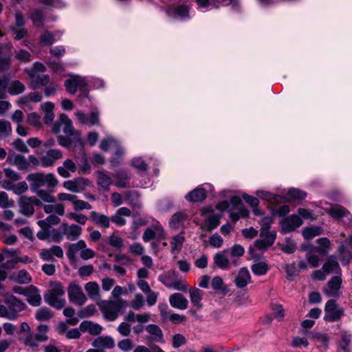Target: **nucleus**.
<instances>
[{
  "mask_svg": "<svg viewBox=\"0 0 352 352\" xmlns=\"http://www.w3.org/2000/svg\"><path fill=\"white\" fill-rule=\"evenodd\" d=\"M272 219L270 217L265 218L262 220L261 228L260 229V237L254 242V247L261 251L266 250L272 246L276 239V232L270 231V225Z\"/></svg>",
  "mask_w": 352,
  "mask_h": 352,
  "instance_id": "nucleus-1",
  "label": "nucleus"
},
{
  "mask_svg": "<svg viewBox=\"0 0 352 352\" xmlns=\"http://www.w3.org/2000/svg\"><path fill=\"white\" fill-rule=\"evenodd\" d=\"M26 179L30 182L32 192L41 190L42 187L54 188L58 184L57 178L52 173H31L27 176Z\"/></svg>",
  "mask_w": 352,
  "mask_h": 352,
  "instance_id": "nucleus-2",
  "label": "nucleus"
},
{
  "mask_svg": "<svg viewBox=\"0 0 352 352\" xmlns=\"http://www.w3.org/2000/svg\"><path fill=\"white\" fill-rule=\"evenodd\" d=\"M65 289L61 283L51 282L50 289L45 294L44 299L49 305L57 309H62L66 304Z\"/></svg>",
  "mask_w": 352,
  "mask_h": 352,
  "instance_id": "nucleus-3",
  "label": "nucleus"
},
{
  "mask_svg": "<svg viewBox=\"0 0 352 352\" xmlns=\"http://www.w3.org/2000/svg\"><path fill=\"white\" fill-rule=\"evenodd\" d=\"M61 128L65 134L72 137L74 141H76L82 147L83 142L80 132L74 129L72 120L65 114H61L59 116L53 125L52 131L54 133H58L60 131Z\"/></svg>",
  "mask_w": 352,
  "mask_h": 352,
  "instance_id": "nucleus-4",
  "label": "nucleus"
},
{
  "mask_svg": "<svg viewBox=\"0 0 352 352\" xmlns=\"http://www.w3.org/2000/svg\"><path fill=\"white\" fill-rule=\"evenodd\" d=\"M99 305L104 318L109 321H114L117 319L120 309L126 305V302L118 299L113 301H104Z\"/></svg>",
  "mask_w": 352,
  "mask_h": 352,
  "instance_id": "nucleus-5",
  "label": "nucleus"
},
{
  "mask_svg": "<svg viewBox=\"0 0 352 352\" xmlns=\"http://www.w3.org/2000/svg\"><path fill=\"white\" fill-rule=\"evenodd\" d=\"M88 82L89 80L85 77L71 75L65 81L64 85L67 91L70 94H75L77 90H79L87 96Z\"/></svg>",
  "mask_w": 352,
  "mask_h": 352,
  "instance_id": "nucleus-6",
  "label": "nucleus"
},
{
  "mask_svg": "<svg viewBox=\"0 0 352 352\" xmlns=\"http://www.w3.org/2000/svg\"><path fill=\"white\" fill-rule=\"evenodd\" d=\"M344 309L340 307L335 300H329L324 307V320L327 322H336L344 315Z\"/></svg>",
  "mask_w": 352,
  "mask_h": 352,
  "instance_id": "nucleus-7",
  "label": "nucleus"
},
{
  "mask_svg": "<svg viewBox=\"0 0 352 352\" xmlns=\"http://www.w3.org/2000/svg\"><path fill=\"white\" fill-rule=\"evenodd\" d=\"M41 201L36 197H21L19 200L20 212L27 216H32L34 213V206H41Z\"/></svg>",
  "mask_w": 352,
  "mask_h": 352,
  "instance_id": "nucleus-8",
  "label": "nucleus"
},
{
  "mask_svg": "<svg viewBox=\"0 0 352 352\" xmlns=\"http://www.w3.org/2000/svg\"><path fill=\"white\" fill-rule=\"evenodd\" d=\"M67 292L69 301L74 305L81 306L84 305L87 300L81 287L76 283L69 284Z\"/></svg>",
  "mask_w": 352,
  "mask_h": 352,
  "instance_id": "nucleus-9",
  "label": "nucleus"
},
{
  "mask_svg": "<svg viewBox=\"0 0 352 352\" xmlns=\"http://www.w3.org/2000/svg\"><path fill=\"white\" fill-rule=\"evenodd\" d=\"M89 184L88 179L78 177L64 182L63 187L72 192L78 193L85 190Z\"/></svg>",
  "mask_w": 352,
  "mask_h": 352,
  "instance_id": "nucleus-10",
  "label": "nucleus"
},
{
  "mask_svg": "<svg viewBox=\"0 0 352 352\" xmlns=\"http://www.w3.org/2000/svg\"><path fill=\"white\" fill-rule=\"evenodd\" d=\"M342 278L338 276H333L328 282L327 286L323 292L328 297L339 296V290L341 287Z\"/></svg>",
  "mask_w": 352,
  "mask_h": 352,
  "instance_id": "nucleus-11",
  "label": "nucleus"
},
{
  "mask_svg": "<svg viewBox=\"0 0 352 352\" xmlns=\"http://www.w3.org/2000/svg\"><path fill=\"white\" fill-rule=\"evenodd\" d=\"M76 116L78 122L83 124L95 125L99 122V113L96 110L91 111L89 114L78 111L76 113Z\"/></svg>",
  "mask_w": 352,
  "mask_h": 352,
  "instance_id": "nucleus-12",
  "label": "nucleus"
},
{
  "mask_svg": "<svg viewBox=\"0 0 352 352\" xmlns=\"http://www.w3.org/2000/svg\"><path fill=\"white\" fill-rule=\"evenodd\" d=\"M4 302L8 307L9 310L14 314L15 320L17 318L18 313L24 310L26 307L25 303L12 295L6 296Z\"/></svg>",
  "mask_w": 352,
  "mask_h": 352,
  "instance_id": "nucleus-13",
  "label": "nucleus"
},
{
  "mask_svg": "<svg viewBox=\"0 0 352 352\" xmlns=\"http://www.w3.org/2000/svg\"><path fill=\"white\" fill-rule=\"evenodd\" d=\"M302 224V221L298 215H291L285 219L281 223V230L283 232H292Z\"/></svg>",
  "mask_w": 352,
  "mask_h": 352,
  "instance_id": "nucleus-14",
  "label": "nucleus"
},
{
  "mask_svg": "<svg viewBox=\"0 0 352 352\" xmlns=\"http://www.w3.org/2000/svg\"><path fill=\"white\" fill-rule=\"evenodd\" d=\"M7 162L13 166L17 167L20 170H27L30 167V163L28 160L21 155L12 153L7 157Z\"/></svg>",
  "mask_w": 352,
  "mask_h": 352,
  "instance_id": "nucleus-15",
  "label": "nucleus"
},
{
  "mask_svg": "<svg viewBox=\"0 0 352 352\" xmlns=\"http://www.w3.org/2000/svg\"><path fill=\"white\" fill-rule=\"evenodd\" d=\"M62 157L63 154L60 150L50 149L41 158V163L44 167L52 166L55 162Z\"/></svg>",
  "mask_w": 352,
  "mask_h": 352,
  "instance_id": "nucleus-16",
  "label": "nucleus"
},
{
  "mask_svg": "<svg viewBox=\"0 0 352 352\" xmlns=\"http://www.w3.org/2000/svg\"><path fill=\"white\" fill-rule=\"evenodd\" d=\"M89 219L94 225L102 229H107L110 227L111 219L105 214L92 211L90 213Z\"/></svg>",
  "mask_w": 352,
  "mask_h": 352,
  "instance_id": "nucleus-17",
  "label": "nucleus"
},
{
  "mask_svg": "<svg viewBox=\"0 0 352 352\" xmlns=\"http://www.w3.org/2000/svg\"><path fill=\"white\" fill-rule=\"evenodd\" d=\"M63 234L66 236L68 240L75 241L82 234V228L76 224H72L70 226L64 223L62 226Z\"/></svg>",
  "mask_w": 352,
  "mask_h": 352,
  "instance_id": "nucleus-18",
  "label": "nucleus"
},
{
  "mask_svg": "<svg viewBox=\"0 0 352 352\" xmlns=\"http://www.w3.org/2000/svg\"><path fill=\"white\" fill-rule=\"evenodd\" d=\"M54 256L58 258L63 256V250L60 246L54 245L50 248L43 249L40 252V257L43 261H52Z\"/></svg>",
  "mask_w": 352,
  "mask_h": 352,
  "instance_id": "nucleus-19",
  "label": "nucleus"
},
{
  "mask_svg": "<svg viewBox=\"0 0 352 352\" xmlns=\"http://www.w3.org/2000/svg\"><path fill=\"white\" fill-rule=\"evenodd\" d=\"M87 244L84 240H79L76 243H68L67 256L71 261H75L78 252H81L82 250L86 248Z\"/></svg>",
  "mask_w": 352,
  "mask_h": 352,
  "instance_id": "nucleus-20",
  "label": "nucleus"
},
{
  "mask_svg": "<svg viewBox=\"0 0 352 352\" xmlns=\"http://www.w3.org/2000/svg\"><path fill=\"white\" fill-rule=\"evenodd\" d=\"M92 346L100 350L110 349L114 347V340L110 336H99L92 342Z\"/></svg>",
  "mask_w": 352,
  "mask_h": 352,
  "instance_id": "nucleus-21",
  "label": "nucleus"
},
{
  "mask_svg": "<svg viewBox=\"0 0 352 352\" xmlns=\"http://www.w3.org/2000/svg\"><path fill=\"white\" fill-rule=\"evenodd\" d=\"M131 211L126 207L120 208L110 218L111 221L118 226H123L126 223L124 217H130Z\"/></svg>",
  "mask_w": 352,
  "mask_h": 352,
  "instance_id": "nucleus-22",
  "label": "nucleus"
},
{
  "mask_svg": "<svg viewBox=\"0 0 352 352\" xmlns=\"http://www.w3.org/2000/svg\"><path fill=\"white\" fill-rule=\"evenodd\" d=\"M251 280L252 278L248 270L246 267H242L239 270L235 278L234 283L237 287L244 288L251 283Z\"/></svg>",
  "mask_w": 352,
  "mask_h": 352,
  "instance_id": "nucleus-23",
  "label": "nucleus"
},
{
  "mask_svg": "<svg viewBox=\"0 0 352 352\" xmlns=\"http://www.w3.org/2000/svg\"><path fill=\"white\" fill-rule=\"evenodd\" d=\"M169 302L171 307L182 310L186 309L188 305L186 298L180 293H175L170 295Z\"/></svg>",
  "mask_w": 352,
  "mask_h": 352,
  "instance_id": "nucleus-24",
  "label": "nucleus"
},
{
  "mask_svg": "<svg viewBox=\"0 0 352 352\" xmlns=\"http://www.w3.org/2000/svg\"><path fill=\"white\" fill-rule=\"evenodd\" d=\"M330 215L335 219L344 218L346 223H350L352 220V216L350 212L346 210L344 207L336 206L332 207L329 210Z\"/></svg>",
  "mask_w": 352,
  "mask_h": 352,
  "instance_id": "nucleus-25",
  "label": "nucleus"
},
{
  "mask_svg": "<svg viewBox=\"0 0 352 352\" xmlns=\"http://www.w3.org/2000/svg\"><path fill=\"white\" fill-rule=\"evenodd\" d=\"M97 184L104 190H109L110 186L113 184L112 177L109 172L99 170L96 173Z\"/></svg>",
  "mask_w": 352,
  "mask_h": 352,
  "instance_id": "nucleus-26",
  "label": "nucleus"
},
{
  "mask_svg": "<svg viewBox=\"0 0 352 352\" xmlns=\"http://www.w3.org/2000/svg\"><path fill=\"white\" fill-rule=\"evenodd\" d=\"M27 73L32 80V84L34 88L37 86H46L50 83V76L46 74H36L34 71H27Z\"/></svg>",
  "mask_w": 352,
  "mask_h": 352,
  "instance_id": "nucleus-27",
  "label": "nucleus"
},
{
  "mask_svg": "<svg viewBox=\"0 0 352 352\" xmlns=\"http://www.w3.org/2000/svg\"><path fill=\"white\" fill-rule=\"evenodd\" d=\"M79 329L80 331H87L89 334L93 336L99 335L102 330V327L100 324L89 320L82 322L79 326Z\"/></svg>",
  "mask_w": 352,
  "mask_h": 352,
  "instance_id": "nucleus-28",
  "label": "nucleus"
},
{
  "mask_svg": "<svg viewBox=\"0 0 352 352\" xmlns=\"http://www.w3.org/2000/svg\"><path fill=\"white\" fill-rule=\"evenodd\" d=\"M77 166L72 160L67 159L64 161L63 166L58 167L57 172L64 178L70 177V173H75Z\"/></svg>",
  "mask_w": 352,
  "mask_h": 352,
  "instance_id": "nucleus-29",
  "label": "nucleus"
},
{
  "mask_svg": "<svg viewBox=\"0 0 352 352\" xmlns=\"http://www.w3.org/2000/svg\"><path fill=\"white\" fill-rule=\"evenodd\" d=\"M207 8H219L220 6H231L232 9L239 10V0H208Z\"/></svg>",
  "mask_w": 352,
  "mask_h": 352,
  "instance_id": "nucleus-30",
  "label": "nucleus"
},
{
  "mask_svg": "<svg viewBox=\"0 0 352 352\" xmlns=\"http://www.w3.org/2000/svg\"><path fill=\"white\" fill-rule=\"evenodd\" d=\"M25 296L27 298V301L32 306H39L41 302V296L37 288L30 286L26 289Z\"/></svg>",
  "mask_w": 352,
  "mask_h": 352,
  "instance_id": "nucleus-31",
  "label": "nucleus"
},
{
  "mask_svg": "<svg viewBox=\"0 0 352 352\" xmlns=\"http://www.w3.org/2000/svg\"><path fill=\"white\" fill-rule=\"evenodd\" d=\"M29 17L32 20L34 26L43 28L45 21V16L42 10L38 9H32L29 12Z\"/></svg>",
  "mask_w": 352,
  "mask_h": 352,
  "instance_id": "nucleus-32",
  "label": "nucleus"
},
{
  "mask_svg": "<svg viewBox=\"0 0 352 352\" xmlns=\"http://www.w3.org/2000/svg\"><path fill=\"white\" fill-rule=\"evenodd\" d=\"M62 35L59 31L51 32L49 31L44 32L40 36V41L44 45H50L56 41L58 40Z\"/></svg>",
  "mask_w": 352,
  "mask_h": 352,
  "instance_id": "nucleus-33",
  "label": "nucleus"
},
{
  "mask_svg": "<svg viewBox=\"0 0 352 352\" xmlns=\"http://www.w3.org/2000/svg\"><path fill=\"white\" fill-rule=\"evenodd\" d=\"M206 190L203 188H197L188 192L185 198L191 202H199L204 200L206 197Z\"/></svg>",
  "mask_w": 352,
  "mask_h": 352,
  "instance_id": "nucleus-34",
  "label": "nucleus"
},
{
  "mask_svg": "<svg viewBox=\"0 0 352 352\" xmlns=\"http://www.w3.org/2000/svg\"><path fill=\"white\" fill-rule=\"evenodd\" d=\"M163 229L160 223L157 221L153 225V228H147L142 235V239L144 242H148L153 239L157 234H161Z\"/></svg>",
  "mask_w": 352,
  "mask_h": 352,
  "instance_id": "nucleus-35",
  "label": "nucleus"
},
{
  "mask_svg": "<svg viewBox=\"0 0 352 352\" xmlns=\"http://www.w3.org/2000/svg\"><path fill=\"white\" fill-rule=\"evenodd\" d=\"M113 177L116 179L114 184L116 186L121 188L127 187V182L129 179V173L126 170H118L116 172Z\"/></svg>",
  "mask_w": 352,
  "mask_h": 352,
  "instance_id": "nucleus-36",
  "label": "nucleus"
},
{
  "mask_svg": "<svg viewBox=\"0 0 352 352\" xmlns=\"http://www.w3.org/2000/svg\"><path fill=\"white\" fill-rule=\"evenodd\" d=\"M85 289L90 299L97 300L100 298V287L96 282L87 283L85 285Z\"/></svg>",
  "mask_w": 352,
  "mask_h": 352,
  "instance_id": "nucleus-37",
  "label": "nucleus"
},
{
  "mask_svg": "<svg viewBox=\"0 0 352 352\" xmlns=\"http://www.w3.org/2000/svg\"><path fill=\"white\" fill-rule=\"evenodd\" d=\"M146 331L150 334L151 339L155 342H163V332L156 324H148L146 327Z\"/></svg>",
  "mask_w": 352,
  "mask_h": 352,
  "instance_id": "nucleus-38",
  "label": "nucleus"
},
{
  "mask_svg": "<svg viewBox=\"0 0 352 352\" xmlns=\"http://www.w3.org/2000/svg\"><path fill=\"white\" fill-rule=\"evenodd\" d=\"M41 108L45 111L43 118L45 123L47 124L52 123L54 119V104L52 102H46L41 105Z\"/></svg>",
  "mask_w": 352,
  "mask_h": 352,
  "instance_id": "nucleus-39",
  "label": "nucleus"
},
{
  "mask_svg": "<svg viewBox=\"0 0 352 352\" xmlns=\"http://www.w3.org/2000/svg\"><path fill=\"white\" fill-rule=\"evenodd\" d=\"M228 252L229 250H226L217 253L214 256V263L221 269L225 270L229 267L230 261L225 254L226 252Z\"/></svg>",
  "mask_w": 352,
  "mask_h": 352,
  "instance_id": "nucleus-40",
  "label": "nucleus"
},
{
  "mask_svg": "<svg viewBox=\"0 0 352 352\" xmlns=\"http://www.w3.org/2000/svg\"><path fill=\"white\" fill-rule=\"evenodd\" d=\"M190 301L194 306L200 309L202 307L203 292L198 288H190L189 290Z\"/></svg>",
  "mask_w": 352,
  "mask_h": 352,
  "instance_id": "nucleus-41",
  "label": "nucleus"
},
{
  "mask_svg": "<svg viewBox=\"0 0 352 352\" xmlns=\"http://www.w3.org/2000/svg\"><path fill=\"white\" fill-rule=\"evenodd\" d=\"M322 270L327 274L340 271L337 258L333 256H331L323 265Z\"/></svg>",
  "mask_w": 352,
  "mask_h": 352,
  "instance_id": "nucleus-42",
  "label": "nucleus"
},
{
  "mask_svg": "<svg viewBox=\"0 0 352 352\" xmlns=\"http://www.w3.org/2000/svg\"><path fill=\"white\" fill-rule=\"evenodd\" d=\"M184 240L185 238L183 233H179V234L173 236L170 242L171 246V252H179L182 248Z\"/></svg>",
  "mask_w": 352,
  "mask_h": 352,
  "instance_id": "nucleus-43",
  "label": "nucleus"
},
{
  "mask_svg": "<svg viewBox=\"0 0 352 352\" xmlns=\"http://www.w3.org/2000/svg\"><path fill=\"white\" fill-rule=\"evenodd\" d=\"M322 228L320 226H309L302 230V236L305 239L309 240L322 233Z\"/></svg>",
  "mask_w": 352,
  "mask_h": 352,
  "instance_id": "nucleus-44",
  "label": "nucleus"
},
{
  "mask_svg": "<svg viewBox=\"0 0 352 352\" xmlns=\"http://www.w3.org/2000/svg\"><path fill=\"white\" fill-rule=\"evenodd\" d=\"M270 270L267 263L265 261L256 262L251 266V270L256 276H263Z\"/></svg>",
  "mask_w": 352,
  "mask_h": 352,
  "instance_id": "nucleus-45",
  "label": "nucleus"
},
{
  "mask_svg": "<svg viewBox=\"0 0 352 352\" xmlns=\"http://www.w3.org/2000/svg\"><path fill=\"white\" fill-rule=\"evenodd\" d=\"M25 85L19 80L12 81L9 86L8 85V91L10 95H18L25 91Z\"/></svg>",
  "mask_w": 352,
  "mask_h": 352,
  "instance_id": "nucleus-46",
  "label": "nucleus"
},
{
  "mask_svg": "<svg viewBox=\"0 0 352 352\" xmlns=\"http://www.w3.org/2000/svg\"><path fill=\"white\" fill-rule=\"evenodd\" d=\"M220 223L219 217L217 215H212L208 217L204 223L201 228L211 231L215 229Z\"/></svg>",
  "mask_w": 352,
  "mask_h": 352,
  "instance_id": "nucleus-47",
  "label": "nucleus"
},
{
  "mask_svg": "<svg viewBox=\"0 0 352 352\" xmlns=\"http://www.w3.org/2000/svg\"><path fill=\"white\" fill-rule=\"evenodd\" d=\"M171 11L174 12L176 16L179 17L182 19L188 17L189 8L187 6H178L173 9H169L168 12L170 13Z\"/></svg>",
  "mask_w": 352,
  "mask_h": 352,
  "instance_id": "nucleus-48",
  "label": "nucleus"
},
{
  "mask_svg": "<svg viewBox=\"0 0 352 352\" xmlns=\"http://www.w3.org/2000/svg\"><path fill=\"white\" fill-rule=\"evenodd\" d=\"M287 201L300 200L307 197V193L296 188H290L287 192Z\"/></svg>",
  "mask_w": 352,
  "mask_h": 352,
  "instance_id": "nucleus-49",
  "label": "nucleus"
},
{
  "mask_svg": "<svg viewBox=\"0 0 352 352\" xmlns=\"http://www.w3.org/2000/svg\"><path fill=\"white\" fill-rule=\"evenodd\" d=\"M52 312L47 307H42L38 309L35 315V318L39 321H45L50 320L52 317Z\"/></svg>",
  "mask_w": 352,
  "mask_h": 352,
  "instance_id": "nucleus-50",
  "label": "nucleus"
},
{
  "mask_svg": "<svg viewBox=\"0 0 352 352\" xmlns=\"http://www.w3.org/2000/svg\"><path fill=\"white\" fill-rule=\"evenodd\" d=\"M76 162L84 173L89 172L90 166L87 161V157L83 152L80 153L79 156H76Z\"/></svg>",
  "mask_w": 352,
  "mask_h": 352,
  "instance_id": "nucleus-51",
  "label": "nucleus"
},
{
  "mask_svg": "<svg viewBox=\"0 0 352 352\" xmlns=\"http://www.w3.org/2000/svg\"><path fill=\"white\" fill-rule=\"evenodd\" d=\"M38 333L34 334V336L38 339L40 342H45L48 340V336L47 335L49 328L48 326L45 324H41L37 327Z\"/></svg>",
  "mask_w": 352,
  "mask_h": 352,
  "instance_id": "nucleus-52",
  "label": "nucleus"
},
{
  "mask_svg": "<svg viewBox=\"0 0 352 352\" xmlns=\"http://www.w3.org/2000/svg\"><path fill=\"white\" fill-rule=\"evenodd\" d=\"M12 133L10 123L5 120L0 119V138H5Z\"/></svg>",
  "mask_w": 352,
  "mask_h": 352,
  "instance_id": "nucleus-53",
  "label": "nucleus"
},
{
  "mask_svg": "<svg viewBox=\"0 0 352 352\" xmlns=\"http://www.w3.org/2000/svg\"><path fill=\"white\" fill-rule=\"evenodd\" d=\"M187 218L186 214L183 212H177L173 215L172 218L169 221L170 226L173 228H177L180 223L186 220Z\"/></svg>",
  "mask_w": 352,
  "mask_h": 352,
  "instance_id": "nucleus-54",
  "label": "nucleus"
},
{
  "mask_svg": "<svg viewBox=\"0 0 352 352\" xmlns=\"http://www.w3.org/2000/svg\"><path fill=\"white\" fill-rule=\"evenodd\" d=\"M96 311V308L94 305H89L85 308L80 310L77 315L80 318H89L94 315Z\"/></svg>",
  "mask_w": 352,
  "mask_h": 352,
  "instance_id": "nucleus-55",
  "label": "nucleus"
},
{
  "mask_svg": "<svg viewBox=\"0 0 352 352\" xmlns=\"http://www.w3.org/2000/svg\"><path fill=\"white\" fill-rule=\"evenodd\" d=\"M249 214V211L243 207L238 208V212L230 211V217L233 222L237 221L241 218L247 217Z\"/></svg>",
  "mask_w": 352,
  "mask_h": 352,
  "instance_id": "nucleus-56",
  "label": "nucleus"
},
{
  "mask_svg": "<svg viewBox=\"0 0 352 352\" xmlns=\"http://www.w3.org/2000/svg\"><path fill=\"white\" fill-rule=\"evenodd\" d=\"M60 218L56 214H50L45 219L38 221V225L41 226H45L47 227H51L54 225H57L60 223Z\"/></svg>",
  "mask_w": 352,
  "mask_h": 352,
  "instance_id": "nucleus-57",
  "label": "nucleus"
},
{
  "mask_svg": "<svg viewBox=\"0 0 352 352\" xmlns=\"http://www.w3.org/2000/svg\"><path fill=\"white\" fill-rule=\"evenodd\" d=\"M24 344L30 347L31 349H36L40 344V341L34 336L33 333H29L27 337L24 339Z\"/></svg>",
  "mask_w": 352,
  "mask_h": 352,
  "instance_id": "nucleus-58",
  "label": "nucleus"
},
{
  "mask_svg": "<svg viewBox=\"0 0 352 352\" xmlns=\"http://www.w3.org/2000/svg\"><path fill=\"white\" fill-rule=\"evenodd\" d=\"M133 340L129 338L123 339L118 342V347L123 352H129L133 348Z\"/></svg>",
  "mask_w": 352,
  "mask_h": 352,
  "instance_id": "nucleus-59",
  "label": "nucleus"
},
{
  "mask_svg": "<svg viewBox=\"0 0 352 352\" xmlns=\"http://www.w3.org/2000/svg\"><path fill=\"white\" fill-rule=\"evenodd\" d=\"M33 192L36 193L40 199H41L43 201L47 203H54L55 202V199L53 195L50 194L48 190H38L34 191Z\"/></svg>",
  "mask_w": 352,
  "mask_h": 352,
  "instance_id": "nucleus-60",
  "label": "nucleus"
},
{
  "mask_svg": "<svg viewBox=\"0 0 352 352\" xmlns=\"http://www.w3.org/2000/svg\"><path fill=\"white\" fill-rule=\"evenodd\" d=\"M133 352H164L159 346L153 344L150 348L144 345H138Z\"/></svg>",
  "mask_w": 352,
  "mask_h": 352,
  "instance_id": "nucleus-61",
  "label": "nucleus"
},
{
  "mask_svg": "<svg viewBox=\"0 0 352 352\" xmlns=\"http://www.w3.org/2000/svg\"><path fill=\"white\" fill-rule=\"evenodd\" d=\"M317 243L318 244V252L324 254L329 248L330 241L326 237L320 238L317 240Z\"/></svg>",
  "mask_w": 352,
  "mask_h": 352,
  "instance_id": "nucleus-62",
  "label": "nucleus"
},
{
  "mask_svg": "<svg viewBox=\"0 0 352 352\" xmlns=\"http://www.w3.org/2000/svg\"><path fill=\"white\" fill-rule=\"evenodd\" d=\"M118 141L113 138H107L103 140L100 145V148L103 151H107L110 148L117 147Z\"/></svg>",
  "mask_w": 352,
  "mask_h": 352,
  "instance_id": "nucleus-63",
  "label": "nucleus"
},
{
  "mask_svg": "<svg viewBox=\"0 0 352 352\" xmlns=\"http://www.w3.org/2000/svg\"><path fill=\"white\" fill-rule=\"evenodd\" d=\"M186 343V338L181 333L175 334L172 338V346L177 349Z\"/></svg>",
  "mask_w": 352,
  "mask_h": 352,
  "instance_id": "nucleus-64",
  "label": "nucleus"
}]
</instances>
